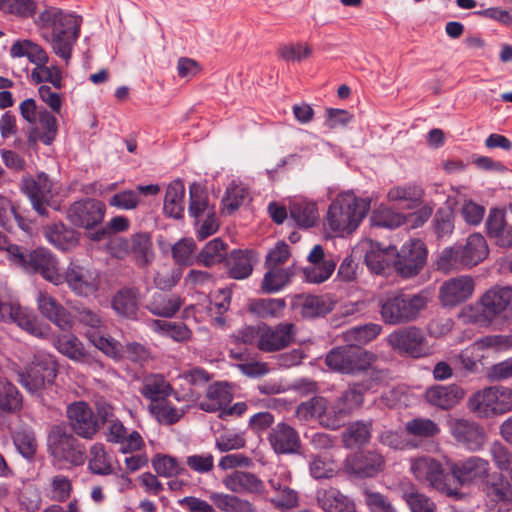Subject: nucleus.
I'll return each instance as SVG.
<instances>
[{
  "label": "nucleus",
  "instance_id": "38",
  "mask_svg": "<svg viewBox=\"0 0 512 512\" xmlns=\"http://www.w3.org/2000/svg\"><path fill=\"white\" fill-rule=\"evenodd\" d=\"M185 187L181 180L172 181L166 189L164 212L170 217L180 219L185 210Z\"/></svg>",
  "mask_w": 512,
  "mask_h": 512
},
{
  "label": "nucleus",
  "instance_id": "48",
  "mask_svg": "<svg viewBox=\"0 0 512 512\" xmlns=\"http://www.w3.org/2000/svg\"><path fill=\"white\" fill-rule=\"evenodd\" d=\"M290 216L302 227H311L318 220V210L314 202L296 200L290 205Z\"/></svg>",
  "mask_w": 512,
  "mask_h": 512
},
{
  "label": "nucleus",
  "instance_id": "63",
  "mask_svg": "<svg viewBox=\"0 0 512 512\" xmlns=\"http://www.w3.org/2000/svg\"><path fill=\"white\" fill-rule=\"evenodd\" d=\"M39 125L42 132L38 139L45 145H50L57 135V119L45 109L39 111Z\"/></svg>",
  "mask_w": 512,
  "mask_h": 512
},
{
  "label": "nucleus",
  "instance_id": "18",
  "mask_svg": "<svg viewBox=\"0 0 512 512\" xmlns=\"http://www.w3.org/2000/svg\"><path fill=\"white\" fill-rule=\"evenodd\" d=\"M293 323H279L275 327L264 325L257 330V347L263 352H276L288 347L295 338Z\"/></svg>",
  "mask_w": 512,
  "mask_h": 512
},
{
  "label": "nucleus",
  "instance_id": "30",
  "mask_svg": "<svg viewBox=\"0 0 512 512\" xmlns=\"http://www.w3.org/2000/svg\"><path fill=\"white\" fill-rule=\"evenodd\" d=\"M105 438L108 442L119 444L123 453L140 450L143 439L137 431L127 432L126 427L119 419H114L106 424Z\"/></svg>",
  "mask_w": 512,
  "mask_h": 512
},
{
  "label": "nucleus",
  "instance_id": "3",
  "mask_svg": "<svg viewBox=\"0 0 512 512\" xmlns=\"http://www.w3.org/2000/svg\"><path fill=\"white\" fill-rule=\"evenodd\" d=\"M489 249L485 238L471 234L465 244H457L444 249L437 260L438 270L448 272L452 269L471 268L486 259Z\"/></svg>",
  "mask_w": 512,
  "mask_h": 512
},
{
  "label": "nucleus",
  "instance_id": "24",
  "mask_svg": "<svg viewBox=\"0 0 512 512\" xmlns=\"http://www.w3.org/2000/svg\"><path fill=\"white\" fill-rule=\"evenodd\" d=\"M474 291V280L470 276H458L444 281L439 290L443 306L455 307L468 300Z\"/></svg>",
  "mask_w": 512,
  "mask_h": 512
},
{
  "label": "nucleus",
  "instance_id": "40",
  "mask_svg": "<svg viewBox=\"0 0 512 512\" xmlns=\"http://www.w3.org/2000/svg\"><path fill=\"white\" fill-rule=\"evenodd\" d=\"M57 351L76 362H89V355L83 343L73 334L58 335L53 340Z\"/></svg>",
  "mask_w": 512,
  "mask_h": 512
},
{
  "label": "nucleus",
  "instance_id": "23",
  "mask_svg": "<svg viewBox=\"0 0 512 512\" xmlns=\"http://www.w3.org/2000/svg\"><path fill=\"white\" fill-rule=\"evenodd\" d=\"M267 440L277 455L298 454L302 447L298 431L285 422H280L272 427Z\"/></svg>",
  "mask_w": 512,
  "mask_h": 512
},
{
  "label": "nucleus",
  "instance_id": "4",
  "mask_svg": "<svg viewBox=\"0 0 512 512\" xmlns=\"http://www.w3.org/2000/svg\"><path fill=\"white\" fill-rule=\"evenodd\" d=\"M368 209L369 203L365 200L350 193L340 194L329 206L326 223L334 232L351 233L359 226Z\"/></svg>",
  "mask_w": 512,
  "mask_h": 512
},
{
  "label": "nucleus",
  "instance_id": "64",
  "mask_svg": "<svg viewBox=\"0 0 512 512\" xmlns=\"http://www.w3.org/2000/svg\"><path fill=\"white\" fill-rule=\"evenodd\" d=\"M285 307L283 299H258L250 304L251 312L259 317L267 318L276 316Z\"/></svg>",
  "mask_w": 512,
  "mask_h": 512
},
{
  "label": "nucleus",
  "instance_id": "54",
  "mask_svg": "<svg viewBox=\"0 0 512 512\" xmlns=\"http://www.w3.org/2000/svg\"><path fill=\"white\" fill-rule=\"evenodd\" d=\"M87 337L93 345L106 356L119 360L122 358V345L112 337H105L100 332H87Z\"/></svg>",
  "mask_w": 512,
  "mask_h": 512
},
{
  "label": "nucleus",
  "instance_id": "39",
  "mask_svg": "<svg viewBox=\"0 0 512 512\" xmlns=\"http://www.w3.org/2000/svg\"><path fill=\"white\" fill-rule=\"evenodd\" d=\"M233 395L226 384L215 383L207 391V398L199 406L206 412H223L231 403Z\"/></svg>",
  "mask_w": 512,
  "mask_h": 512
},
{
  "label": "nucleus",
  "instance_id": "2",
  "mask_svg": "<svg viewBox=\"0 0 512 512\" xmlns=\"http://www.w3.org/2000/svg\"><path fill=\"white\" fill-rule=\"evenodd\" d=\"M428 299L422 293H391L378 301L382 321L388 325L407 324L417 320L427 307Z\"/></svg>",
  "mask_w": 512,
  "mask_h": 512
},
{
  "label": "nucleus",
  "instance_id": "53",
  "mask_svg": "<svg viewBox=\"0 0 512 512\" xmlns=\"http://www.w3.org/2000/svg\"><path fill=\"white\" fill-rule=\"evenodd\" d=\"M405 429L409 435L417 438H433L440 433V427L429 418L417 417L409 420L405 424Z\"/></svg>",
  "mask_w": 512,
  "mask_h": 512
},
{
  "label": "nucleus",
  "instance_id": "45",
  "mask_svg": "<svg viewBox=\"0 0 512 512\" xmlns=\"http://www.w3.org/2000/svg\"><path fill=\"white\" fill-rule=\"evenodd\" d=\"M395 248H381L378 244H371L370 249L365 254V263L367 267L375 274H381L388 268L395 255Z\"/></svg>",
  "mask_w": 512,
  "mask_h": 512
},
{
  "label": "nucleus",
  "instance_id": "7",
  "mask_svg": "<svg viewBox=\"0 0 512 512\" xmlns=\"http://www.w3.org/2000/svg\"><path fill=\"white\" fill-rule=\"evenodd\" d=\"M377 360L376 354L358 345H344L333 348L325 358L326 365L342 374H355L366 370Z\"/></svg>",
  "mask_w": 512,
  "mask_h": 512
},
{
  "label": "nucleus",
  "instance_id": "21",
  "mask_svg": "<svg viewBox=\"0 0 512 512\" xmlns=\"http://www.w3.org/2000/svg\"><path fill=\"white\" fill-rule=\"evenodd\" d=\"M427 258L425 244L419 240H410L397 253L395 268L403 277L409 278L420 272Z\"/></svg>",
  "mask_w": 512,
  "mask_h": 512
},
{
  "label": "nucleus",
  "instance_id": "32",
  "mask_svg": "<svg viewBox=\"0 0 512 512\" xmlns=\"http://www.w3.org/2000/svg\"><path fill=\"white\" fill-rule=\"evenodd\" d=\"M308 260L314 264L312 268H307L305 271L307 280L312 283H322L326 281L336 267L333 260L324 258V251L320 245L313 247L308 256Z\"/></svg>",
  "mask_w": 512,
  "mask_h": 512
},
{
  "label": "nucleus",
  "instance_id": "42",
  "mask_svg": "<svg viewBox=\"0 0 512 512\" xmlns=\"http://www.w3.org/2000/svg\"><path fill=\"white\" fill-rule=\"evenodd\" d=\"M172 392V386L161 374H149L143 378L140 393L151 403L166 399Z\"/></svg>",
  "mask_w": 512,
  "mask_h": 512
},
{
  "label": "nucleus",
  "instance_id": "50",
  "mask_svg": "<svg viewBox=\"0 0 512 512\" xmlns=\"http://www.w3.org/2000/svg\"><path fill=\"white\" fill-rule=\"evenodd\" d=\"M139 304L138 290L126 288L120 290L112 300L114 310L124 316L133 317L136 315Z\"/></svg>",
  "mask_w": 512,
  "mask_h": 512
},
{
  "label": "nucleus",
  "instance_id": "55",
  "mask_svg": "<svg viewBox=\"0 0 512 512\" xmlns=\"http://www.w3.org/2000/svg\"><path fill=\"white\" fill-rule=\"evenodd\" d=\"M47 64L34 67L31 71V79L37 84L49 82L53 88L61 89L63 86L61 69L56 65L48 66Z\"/></svg>",
  "mask_w": 512,
  "mask_h": 512
},
{
  "label": "nucleus",
  "instance_id": "19",
  "mask_svg": "<svg viewBox=\"0 0 512 512\" xmlns=\"http://www.w3.org/2000/svg\"><path fill=\"white\" fill-rule=\"evenodd\" d=\"M222 483L235 494L252 495L259 499L267 498L269 494L265 482L249 471L234 470L223 478Z\"/></svg>",
  "mask_w": 512,
  "mask_h": 512
},
{
  "label": "nucleus",
  "instance_id": "49",
  "mask_svg": "<svg viewBox=\"0 0 512 512\" xmlns=\"http://www.w3.org/2000/svg\"><path fill=\"white\" fill-rule=\"evenodd\" d=\"M210 500L223 512H252L253 505L250 501L236 495L213 492Z\"/></svg>",
  "mask_w": 512,
  "mask_h": 512
},
{
  "label": "nucleus",
  "instance_id": "6",
  "mask_svg": "<svg viewBox=\"0 0 512 512\" xmlns=\"http://www.w3.org/2000/svg\"><path fill=\"white\" fill-rule=\"evenodd\" d=\"M468 408L481 418L504 414L512 410V389L490 386L478 390L469 398Z\"/></svg>",
  "mask_w": 512,
  "mask_h": 512
},
{
  "label": "nucleus",
  "instance_id": "5",
  "mask_svg": "<svg viewBox=\"0 0 512 512\" xmlns=\"http://www.w3.org/2000/svg\"><path fill=\"white\" fill-rule=\"evenodd\" d=\"M13 261L29 273H39L45 280L54 285L63 283L62 274L58 270L57 259L45 248L23 251L21 247L12 245L8 248Z\"/></svg>",
  "mask_w": 512,
  "mask_h": 512
},
{
  "label": "nucleus",
  "instance_id": "17",
  "mask_svg": "<svg viewBox=\"0 0 512 512\" xmlns=\"http://www.w3.org/2000/svg\"><path fill=\"white\" fill-rule=\"evenodd\" d=\"M105 211L106 207L102 201L86 199L71 204L67 209L66 217L72 225L90 229L102 222Z\"/></svg>",
  "mask_w": 512,
  "mask_h": 512
},
{
  "label": "nucleus",
  "instance_id": "47",
  "mask_svg": "<svg viewBox=\"0 0 512 512\" xmlns=\"http://www.w3.org/2000/svg\"><path fill=\"white\" fill-rule=\"evenodd\" d=\"M371 437V422L355 421L350 423L342 433V441L345 447L353 448L363 445Z\"/></svg>",
  "mask_w": 512,
  "mask_h": 512
},
{
  "label": "nucleus",
  "instance_id": "36",
  "mask_svg": "<svg viewBox=\"0 0 512 512\" xmlns=\"http://www.w3.org/2000/svg\"><path fill=\"white\" fill-rule=\"evenodd\" d=\"M126 245L138 266L145 267L153 261L155 253L149 233L139 232L132 235Z\"/></svg>",
  "mask_w": 512,
  "mask_h": 512
},
{
  "label": "nucleus",
  "instance_id": "13",
  "mask_svg": "<svg viewBox=\"0 0 512 512\" xmlns=\"http://www.w3.org/2000/svg\"><path fill=\"white\" fill-rule=\"evenodd\" d=\"M482 314L490 322L512 317V287L493 286L480 298Z\"/></svg>",
  "mask_w": 512,
  "mask_h": 512
},
{
  "label": "nucleus",
  "instance_id": "14",
  "mask_svg": "<svg viewBox=\"0 0 512 512\" xmlns=\"http://www.w3.org/2000/svg\"><path fill=\"white\" fill-rule=\"evenodd\" d=\"M490 471V462L480 456H468L450 465V473L458 488L471 486L478 482L484 483L489 478Z\"/></svg>",
  "mask_w": 512,
  "mask_h": 512
},
{
  "label": "nucleus",
  "instance_id": "10",
  "mask_svg": "<svg viewBox=\"0 0 512 512\" xmlns=\"http://www.w3.org/2000/svg\"><path fill=\"white\" fill-rule=\"evenodd\" d=\"M57 374L58 364L54 356L38 353L25 370L18 373V378L24 388L30 393H36L46 384H52Z\"/></svg>",
  "mask_w": 512,
  "mask_h": 512
},
{
  "label": "nucleus",
  "instance_id": "25",
  "mask_svg": "<svg viewBox=\"0 0 512 512\" xmlns=\"http://www.w3.org/2000/svg\"><path fill=\"white\" fill-rule=\"evenodd\" d=\"M52 182L44 172L35 178L29 177L23 181V189L31 200L33 208L41 216L47 214V205L52 198Z\"/></svg>",
  "mask_w": 512,
  "mask_h": 512
},
{
  "label": "nucleus",
  "instance_id": "29",
  "mask_svg": "<svg viewBox=\"0 0 512 512\" xmlns=\"http://www.w3.org/2000/svg\"><path fill=\"white\" fill-rule=\"evenodd\" d=\"M370 389L371 385L369 383L353 382L348 385L347 389L332 406V412L337 418L341 419V424L355 409L361 407L364 394Z\"/></svg>",
  "mask_w": 512,
  "mask_h": 512
},
{
  "label": "nucleus",
  "instance_id": "59",
  "mask_svg": "<svg viewBox=\"0 0 512 512\" xmlns=\"http://www.w3.org/2000/svg\"><path fill=\"white\" fill-rule=\"evenodd\" d=\"M22 406V397L10 382L0 383V409L5 412L18 411Z\"/></svg>",
  "mask_w": 512,
  "mask_h": 512
},
{
  "label": "nucleus",
  "instance_id": "15",
  "mask_svg": "<svg viewBox=\"0 0 512 512\" xmlns=\"http://www.w3.org/2000/svg\"><path fill=\"white\" fill-rule=\"evenodd\" d=\"M448 427L455 442L470 452L482 450L487 442L484 428L475 421L452 418L448 421Z\"/></svg>",
  "mask_w": 512,
  "mask_h": 512
},
{
  "label": "nucleus",
  "instance_id": "16",
  "mask_svg": "<svg viewBox=\"0 0 512 512\" xmlns=\"http://www.w3.org/2000/svg\"><path fill=\"white\" fill-rule=\"evenodd\" d=\"M387 341L389 345L401 354L413 358L427 355L426 338L423 331L415 326L405 327L392 332Z\"/></svg>",
  "mask_w": 512,
  "mask_h": 512
},
{
  "label": "nucleus",
  "instance_id": "9",
  "mask_svg": "<svg viewBox=\"0 0 512 512\" xmlns=\"http://www.w3.org/2000/svg\"><path fill=\"white\" fill-rule=\"evenodd\" d=\"M269 494L262 498L281 512L291 511L299 506V493L293 488V475L287 467H279L267 480Z\"/></svg>",
  "mask_w": 512,
  "mask_h": 512
},
{
  "label": "nucleus",
  "instance_id": "12",
  "mask_svg": "<svg viewBox=\"0 0 512 512\" xmlns=\"http://www.w3.org/2000/svg\"><path fill=\"white\" fill-rule=\"evenodd\" d=\"M0 321L16 323L20 328L38 338H43L47 334L35 315L2 291H0Z\"/></svg>",
  "mask_w": 512,
  "mask_h": 512
},
{
  "label": "nucleus",
  "instance_id": "61",
  "mask_svg": "<svg viewBox=\"0 0 512 512\" xmlns=\"http://www.w3.org/2000/svg\"><path fill=\"white\" fill-rule=\"evenodd\" d=\"M373 226L396 228L404 224V215L396 213L387 207H380L373 211L371 215Z\"/></svg>",
  "mask_w": 512,
  "mask_h": 512
},
{
  "label": "nucleus",
  "instance_id": "60",
  "mask_svg": "<svg viewBox=\"0 0 512 512\" xmlns=\"http://www.w3.org/2000/svg\"><path fill=\"white\" fill-rule=\"evenodd\" d=\"M89 469L92 473L99 475L111 473V465L102 443H95L90 448Z\"/></svg>",
  "mask_w": 512,
  "mask_h": 512
},
{
  "label": "nucleus",
  "instance_id": "41",
  "mask_svg": "<svg viewBox=\"0 0 512 512\" xmlns=\"http://www.w3.org/2000/svg\"><path fill=\"white\" fill-rule=\"evenodd\" d=\"M44 235L48 242L62 251H67L78 243V233L63 223L45 227Z\"/></svg>",
  "mask_w": 512,
  "mask_h": 512
},
{
  "label": "nucleus",
  "instance_id": "11",
  "mask_svg": "<svg viewBox=\"0 0 512 512\" xmlns=\"http://www.w3.org/2000/svg\"><path fill=\"white\" fill-rule=\"evenodd\" d=\"M48 448L54 459L64 461L74 466L82 465L85 461V447L64 427L55 425L48 434Z\"/></svg>",
  "mask_w": 512,
  "mask_h": 512
},
{
  "label": "nucleus",
  "instance_id": "35",
  "mask_svg": "<svg viewBox=\"0 0 512 512\" xmlns=\"http://www.w3.org/2000/svg\"><path fill=\"white\" fill-rule=\"evenodd\" d=\"M183 300L176 294L156 292L146 305L153 315L171 318L181 308Z\"/></svg>",
  "mask_w": 512,
  "mask_h": 512
},
{
  "label": "nucleus",
  "instance_id": "46",
  "mask_svg": "<svg viewBox=\"0 0 512 512\" xmlns=\"http://www.w3.org/2000/svg\"><path fill=\"white\" fill-rule=\"evenodd\" d=\"M423 197V190L417 185L394 186L388 193L387 198L391 202H403V207L414 209L419 206Z\"/></svg>",
  "mask_w": 512,
  "mask_h": 512
},
{
  "label": "nucleus",
  "instance_id": "58",
  "mask_svg": "<svg viewBox=\"0 0 512 512\" xmlns=\"http://www.w3.org/2000/svg\"><path fill=\"white\" fill-rule=\"evenodd\" d=\"M382 331V326L376 323H368L356 326L346 331L348 341H355L356 345H364L375 339Z\"/></svg>",
  "mask_w": 512,
  "mask_h": 512
},
{
  "label": "nucleus",
  "instance_id": "8",
  "mask_svg": "<svg viewBox=\"0 0 512 512\" xmlns=\"http://www.w3.org/2000/svg\"><path fill=\"white\" fill-rule=\"evenodd\" d=\"M410 471L420 483L427 484L448 497L460 499L464 496L458 487L447 483L442 464L434 458L422 456L412 459Z\"/></svg>",
  "mask_w": 512,
  "mask_h": 512
},
{
  "label": "nucleus",
  "instance_id": "20",
  "mask_svg": "<svg viewBox=\"0 0 512 512\" xmlns=\"http://www.w3.org/2000/svg\"><path fill=\"white\" fill-rule=\"evenodd\" d=\"M70 290L78 296L87 297L94 294L99 287V277L95 270L87 266L70 263L62 274Z\"/></svg>",
  "mask_w": 512,
  "mask_h": 512
},
{
  "label": "nucleus",
  "instance_id": "31",
  "mask_svg": "<svg viewBox=\"0 0 512 512\" xmlns=\"http://www.w3.org/2000/svg\"><path fill=\"white\" fill-rule=\"evenodd\" d=\"M464 390L456 385H435L425 392L426 401L442 410H448L456 406L464 398Z\"/></svg>",
  "mask_w": 512,
  "mask_h": 512
},
{
  "label": "nucleus",
  "instance_id": "44",
  "mask_svg": "<svg viewBox=\"0 0 512 512\" xmlns=\"http://www.w3.org/2000/svg\"><path fill=\"white\" fill-rule=\"evenodd\" d=\"M318 502L325 512H355L354 504L335 488L319 493Z\"/></svg>",
  "mask_w": 512,
  "mask_h": 512
},
{
  "label": "nucleus",
  "instance_id": "56",
  "mask_svg": "<svg viewBox=\"0 0 512 512\" xmlns=\"http://www.w3.org/2000/svg\"><path fill=\"white\" fill-rule=\"evenodd\" d=\"M227 254V245L220 239L209 241L199 254V260L207 267L220 263Z\"/></svg>",
  "mask_w": 512,
  "mask_h": 512
},
{
  "label": "nucleus",
  "instance_id": "34",
  "mask_svg": "<svg viewBox=\"0 0 512 512\" xmlns=\"http://www.w3.org/2000/svg\"><path fill=\"white\" fill-rule=\"evenodd\" d=\"M295 308L305 318L324 316L333 308V303L325 296L299 295L294 302Z\"/></svg>",
  "mask_w": 512,
  "mask_h": 512
},
{
  "label": "nucleus",
  "instance_id": "51",
  "mask_svg": "<svg viewBox=\"0 0 512 512\" xmlns=\"http://www.w3.org/2000/svg\"><path fill=\"white\" fill-rule=\"evenodd\" d=\"M149 411L159 423L166 425L178 422L184 414L182 410L175 408L165 399L150 403Z\"/></svg>",
  "mask_w": 512,
  "mask_h": 512
},
{
  "label": "nucleus",
  "instance_id": "33",
  "mask_svg": "<svg viewBox=\"0 0 512 512\" xmlns=\"http://www.w3.org/2000/svg\"><path fill=\"white\" fill-rule=\"evenodd\" d=\"M257 260L256 253L252 250L232 251L227 259L229 276L238 280L247 278L251 275Z\"/></svg>",
  "mask_w": 512,
  "mask_h": 512
},
{
  "label": "nucleus",
  "instance_id": "26",
  "mask_svg": "<svg viewBox=\"0 0 512 512\" xmlns=\"http://www.w3.org/2000/svg\"><path fill=\"white\" fill-rule=\"evenodd\" d=\"M36 302L38 310L43 317L63 331L72 328L73 319L70 312L47 291L39 290Z\"/></svg>",
  "mask_w": 512,
  "mask_h": 512
},
{
  "label": "nucleus",
  "instance_id": "57",
  "mask_svg": "<svg viewBox=\"0 0 512 512\" xmlns=\"http://www.w3.org/2000/svg\"><path fill=\"white\" fill-rule=\"evenodd\" d=\"M13 442L23 457L31 459L35 455L37 450V441L35 434L31 429L21 428L16 431L13 435Z\"/></svg>",
  "mask_w": 512,
  "mask_h": 512
},
{
  "label": "nucleus",
  "instance_id": "43",
  "mask_svg": "<svg viewBox=\"0 0 512 512\" xmlns=\"http://www.w3.org/2000/svg\"><path fill=\"white\" fill-rule=\"evenodd\" d=\"M12 58L27 57L28 60L38 67L49 62L47 52L37 43L29 40H17L10 48Z\"/></svg>",
  "mask_w": 512,
  "mask_h": 512
},
{
  "label": "nucleus",
  "instance_id": "1",
  "mask_svg": "<svg viewBox=\"0 0 512 512\" xmlns=\"http://www.w3.org/2000/svg\"><path fill=\"white\" fill-rule=\"evenodd\" d=\"M37 25L43 30L42 37L50 44L53 53L68 64L79 38L81 20L72 13L48 7L39 13Z\"/></svg>",
  "mask_w": 512,
  "mask_h": 512
},
{
  "label": "nucleus",
  "instance_id": "22",
  "mask_svg": "<svg viewBox=\"0 0 512 512\" xmlns=\"http://www.w3.org/2000/svg\"><path fill=\"white\" fill-rule=\"evenodd\" d=\"M67 418L73 432L84 439H92L98 432L100 426L91 407L78 401L67 407Z\"/></svg>",
  "mask_w": 512,
  "mask_h": 512
},
{
  "label": "nucleus",
  "instance_id": "52",
  "mask_svg": "<svg viewBox=\"0 0 512 512\" xmlns=\"http://www.w3.org/2000/svg\"><path fill=\"white\" fill-rule=\"evenodd\" d=\"M268 271L265 273L261 288L265 293H275L285 287L292 276L289 269L280 267H267Z\"/></svg>",
  "mask_w": 512,
  "mask_h": 512
},
{
  "label": "nucleus",
  "instance_id": "37",
  "mask_svg": "<svg viewBox=\"0 0 512 512\" xmlns=\"http://www.w3.org/2000/svg\"><path fill=\"white\" fill-rule=\"evenodd\" d=\"M483 492L491 502L501 503V506L512 502V485L502 474H495L490 480L486 479Z\"/></svg>",
  "mask_w": 512,
  "mask_h": 512
},
{
  "label": "nucleus",
  "instance_id": "28",
  "mask_svg": "<svg viewBox=\"0 0 512 512\" xmlns=\"http://www.w3.org/2000/svg\"><path fill=\"white\" fill-rule=\"evenodd\" d=\"M385 465L383 455L373 450L360 451L346 460V468L359 477H373L382 472Z\"/></svg>",
  "mask_w": 512,
  "mask_h": 512
},
{
  "label": "nucleus",
  "instance_id": "27",
  "mask_svg": "<svg viewBox=\"0 0 512 512\" xmlns=\"http://www.w3.org/2000/svg\"><path fill=\"white\" fill-rule=\"evenodd\" d=\"M296 412L300 418L305 420L318 419L322 426L331 430L338 429L341 426V419L333 414L332 407H328L327 400L323 397H313L301 403Z\"/></svg>",
  "mask_w": 512,
  "mask_h": 512
},
{
  "label": "nucleus",
  "instance_id": "62",
  "mask_svg": "<svg viewBox=\"0 0 512 512\" xmlns=\"http://www.w3.org/2000/svg\"><path fill=\"white\" fill-rule=\"evenodd\" d=\"M403 498L408 504L411 512H435V503L426 495L418 492L414 488L405 490Z\"/></svg>",
  "mask_w": 512,
  "mask_h": 512
}]
</instances>
